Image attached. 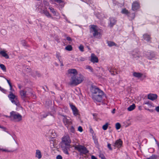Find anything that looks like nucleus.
<instances>
[{
    "label": "nucleus",
    "mask_w": 159,
    "mask_h": 159,
    "mask_svg": "<svg viewBox=\"0 0 159 159\" xmlns=\"http://www.w3.org/2000/svg\"><path fill=\"white\" fill-rule=\"evenodd\" d=\"M108 125V123H106L105 125H104L102 126V129L104 130H106L107 128Z\"/></svg>",
    "instance_id": "23"
},
{
    "label": "nucleus",
    "mask_w": 159,
    "mask_h": 159,
    "mask_svg": "<svg viewBox=\"0 0 159 159\" xmlns=\"http://www.w3.org/2000/svg\"><path fill=\"white\" fill-rule=\"evenodd\" d=\"M108 70L110 72H111V70H113V69H111V68H109L108 69Z\"/></svg>",
    "instance_id": "44"
},
{
    "label": "nucleus",
    "mask_w": 159,
    "mask_h": 159,
    "mask_svg": "<svg viewBox=\"0 0 159 159\" xmlns=\"http://www.w3.org/2000/svg\"><path fill=\"white\" fill-rule=\"evenodd\" d=\"M157 95L156 94H150L148 95V98L152 100H154L157 98Z\"/></svg>",
    "instance_id": "12"
},
{
    "label": "nucleus",
    "mask_w": 159,
    "mask_h": 159,
    "mask_svg": "<svg viewBox=\"0 0 159 159\" xmlns=\"http://www.w3.org/2000/svg\"><path fill=\"white\" fill-rule=\"evenodd\" d=\"M7 81L8 83V84H9V85H11V83H10V81L9 80H7Z\"/></svg>",
    "instance_id": "42"
},
{
    "label": "nucleus",
    "mask_w": 159,
    "mask_h": 159,
    "mask_svg": "<svg viewBox=\"0 0 159 159\" xmlns=\"http://www.w3.org/2000/svg\"><path fill=\"white\" fill-rule=\"evenodd\" d=\"M107 147L110 150H112V148L111 147V144H110V143H108V144Z\"/></svg>",
    "instance_id": "33"
},
{
    "label": "nucleus",
    "mask_w": 159,
    "mask_h": 159,
    "mask_svg": "<svg viewBox=\"0 0 159 159\" xmlns=\"http://www.w3.org/2000/svg\"><path fill=\"white\" fill-rule=\"evenodd\" d=\"M122 141L120 139H119L116 141L113 146L114 147L119 148L122 146Z\"/></svg>",
    "instance_id": "9"
},
{
    "label": "nucleus",
    "mask_w": 159,
    "mask_h": 159,
    "mask_svg": "<svg viewBox=\"0 0 159 159\" xmlns=\"http://www.w3.org/2000/svg\"><path fill=\"white\" fill-rule=\"evenodd\" d=\"M111 74H112V73H113V72H112V71H111Z\"/></svg>",
    "instance_id": "52"
},
{
    "label": "nucleus",
    "mask_w": 159,
    "mask_h": 159,
    "mask_svg": "<svg viewBox=\"0 0 159 159\" xmlns=\"http://www.w3.org/2000/svg\"><path fill=\"white\" fill-rule=\"evenodd\" d=\"M115 109H114L112 111V113H113V114H114L115 113Z\"/></svg>",
    "instance_id": "43"
},
{
    "label": "nucleus",
    "mask_w": 159,
    "mask_h": 159,
    "mask_svg": "<svg viewBox=\"0 0 159 159\" xmlns=\"http://www.w3.org/2000/svg\"><path fill=\"white\" fill-rule=\"evenodd\" d=\"M70 106L73 111L74 115H77L78 114V111L75 107L72 104L70 105Z\"/></svg>",
    "instance_id": "14"
},
{
    "label": "nucleus",
    "mask_w": 159,
    "mask_h": 159,
    "mask_svg": "<svg viewBox=\"0 0 159 159\" xmlns=\"http://www.w3.org/2000/svg\"><path fill=\"white\" fill-rule=\"evenodd\" d=\"M0 67L4 71H6V67H5V66L2 64H0Z\"/></svg>",
    "instance_id": "24"
},
{
    "label": "nucleus",
    "mask_w": 159,
    "mask_h": 159,
    "mask_svg": "<svg viewBox=\"0 0 159 159\" xmlns=\"http://www.w3.org/2000/svg\"><path fill=\"white\" fill-rule=\"evenodd\" d=\"M87 68L89 69V66H88L87 67Z\"/></svg>",
    "instance_id": "50"
},
{
    "label": "nucleus",
    "mask_w": 159,
    "mask_h": 159,
    "mask_svg": "<svg viewBox=\"0 0 159 159\" xmlns=\"http://www.w3.org/2000/svg\"><path fill=\"white\" fill-rule=\"evenodd\" d=\"M108 43V45L109 46H114V45H115V43H114V42H107Z\"/></svg>",
    "instance_id": "26"
},
{
    "label": "nucleus",
    "mask_w": 159,
    "mask_h": 159,
    "mask_svg": "<svg viewBox=\"0 0 159 159\" xmlns=\"http://www.w3.org/2000/svg\"><path fill=\"white\" fill-rule=\"evenodd\" d=\"M122 12L124 14H127L128 13V11L125 9H124L122 10Z\"/></svg>",
    "instance_id": "27"
},
{
    "label": "nucleus",
    "mask_w": 159,
    "mask_h": 159,
    "mask_svg": "<svg viewBox=\"0 0 159 159\" xmlns=\"http://www.w3.org/2000/svg\"><path fill=\"white\" fill-rule=\"evenodd\" d=\"M8 97L12 103H14L17 106H19L20 105L17 97L11 92L8 95Z\"/></svg>",
    "instance_id": "5"
},
{
    "label": "nucleus",
    "mask_w": 159,
    "mask_h": 159,
    "mask_svg": "<svg viewBox=\"0 0 159 159\" xmlns=\"http://www.w3.org/2000/svg\"><path fill=\"white\" fill-rule=\"evenodd\" d=\"M45 14L48 16H50L51 17V16L50 14H49V13L48 12V11H46L45 12Z\"/></svg>",
    "instance_id": "30"
},
{
    "label": "nucleus",
    "mask_w": 159,
    "mask_h": 159,
    "mask_svg": "<svg viewBox=\"0 0 159 159\" xmlns=\"http://www.w3.org/2000/svg\"><path fill=\"white\" fill-rule=\"evenodd\" d=\"M93 116H94V114H93Z\"/></svg>",
    "instance_id": "55"
},
{
    "label": "nucleus",
    "mask_w": 159,
    "mask_h": 159,
    "mask_svg": "<svg viewBox=\"0 0 159 159\" xmlns=\"http://www.w3.org/2000/svg\"><path fill=\"white\" fill-rule=\"evenodd\" d=\"M26 91L24 90H21L20 91V95L22 99H24L26 96Z\"/></svg>",
    "instance_id": "15"
},
{
    "label": "nucleus",
    "mask_w": 159,
    "mask_h": 159,
    "mask_svg": "<svg viewBox=\"0 0 159 159\" xmlns=\"http://www.w3.org/2000/svg\"><path fill=\"white\" fill-rule=\"evenodd\" d=\"M91 61L93 63H98V59L97 57L94 54H92L91 56Z\"/></svg>",
    "instance_id": "8"
},
{
    "label": "nucleus",
    "mask_w": 159,
    "mask_h": 159,
    "mask_svg": "<svg viewBox=\"0 0 159 159\" xmlns=\"http://www.w3.org/2000/svg\"><path fill=\"white\" fill-rule=\"evenodd\" d=\"M147 159H156V157L155 155H152V156Z\"/></svg>",
    "instance_id": "29"
},
{
    "label": "nucleus",
    "mask_w": 159,
    "mask_h": 159,
    "mask_svg": "<svg viewBox=\"0 0 159 159\" xmlns=\"http://www.w3.org/2000/svg\"><path fill=\"white\" fill-rule=\"evenodd\" d=\"M49 9L50 10V11L54 14H56V12L54 11V9L53 8H52V7L50 8Z\"/></svg>",
    "instance_id": "31"
},
{
    "label": "nucleus",
    "mask_w": 159,
    "mask_h": 159,
    "mask_svg": "<svg viewBox=\"0 0 159 159\" xmlns=\"http://www.w3.org/2000/svg\"><path fill=\"white\" fill-rule=\"evenodd\" d=\"M72 133H74L75 131V129L73 127L71 126L70 129Z\"/></svg>",
    "instance_id": "34"
},
{
    "label": "nucleus",
    "mask_w": 159,
    "mask_h": 159,
    "mask_svg": "<svg viewBox=\"0 0 159 159\" xmlns=\"http://www.w3.org/2000/svg\"><path fill=\"white\" fill-rule=\"evenodd\" d=\"M11 116L17 121H20L21 119V116L20 115L13 111L11 112Z\"/></svg>",
    "instance_id": "7"
},
{
    "label": "nucleus",
    "mask_w": 159,
    "mask_h": 159,
    "mask_svg": "<svg viewBox=\"0 0 159 159\" xmlns=\"http://www.w3.org/2000/svg\"><path fill=\"white\" fill-rule=\"evenodd\" d=\"M64 122L65 125H70L71 124V121L69 119H68L66 117H64L63 118Z\"/></svg>",
    "instance_id": "16"
},
{
    "label": "nucleus",
    "mask_w": 159,
    "mask_h": 159,
    "mask_svg": "<svg viewBox=\"0 0 159 159\" xmlns=\"http://www.w3.org/2000/svg\"><path fill=\"white\" fill-rule=\"evenodd\" d=\"M68 73L71 76V81L69 83L70 85H77L81 83L83 81V77L81 75H77V70L75 69H69L68 70Z\"/></svg>",
    "instance_id": "2"
},
{
    "label": "nucleus",
    "mask_w": 159,
    "mask_h": 159,
    "mask_svg": "<svg viewBox=\"0 0 159 159\" xmlns=\"http://www.w3.org/2000/svg\"><path fill=\"white\" fill-rule=\"evenodd\" d=\"M71 143V140L68 136H66L63 137L61 143V146L62 148H65L66 146L69 145Z\"/></svg>",
    "instance_id": "4"
},
{
    "label": "nucleus",
    "mask_w": 159,
    "mask_h": 159,
    "mask_svg": "<svg viewBox=\"0 0 159 159\" xmlns=\"http://www.w3.org/2000/svg\"><path fill=\"white\" fill-rule=\"evenodd\" d=\"M145 104H148V103H145Z\"/></svg>",
    "instance_id": "53"
},
{
    "label": "nucleus",
    "mask_w": 159,
    "mask_h": 159,
    "mask_svg": "<svg viewBox=\"0 0 159 159\" xmlns=\"http://www.w3.org/2000/svg\"><path fill=\"white\" fill-rule=\"evenodd\" d=\"M91 159H98L96 157H95L94 156H91Z\"/></svg>",
    "instance_id": "39"
},
{
    "label": "nucleus",
    "mask_w": 159,
    "mask_h": 159,
    "mask_svg": "<svg viewBox=\"0 0 159 159\" xmlns=\"http://www.w3.org/2000/svg\"><path fill=\"white\" fill-rule=\"evenodd\" d=\"M66 39L68 41H71V38L70 37H67L66 38Z\"/></svg>",
    "instance_id": "40"
},
{
    "label": "nucleus",
    "mask_w": 159,
    "mask_h": 159,
    "mask_svg": "<svg viewBox=\"0 0 159 159\" xmlns=\"http://www.w3.org/2000/svg\"><path fill=\"white\" fill-rule=\"evenodd\" d=\"M0 54H1L2 56L8 59L9 58V57L7 53H6L4 51H1L0 52Z\"/></svg>",
    "instance_id": "17"
},
{
    "label": "nucleus",
    "mask_w": 159,
    "mask_h": 159,
    "mask_svg": "<svg viewBox=\"0 0 159 159\" xmlns=\"http://www.w3.org/2000/svg\"><path fill=\"white\" fill-rule=\"evenodd\" d=\"M93 130L92 129H90V132L92 133V136L93 139L94 141V142L95 144H98V139L96 136L95 134L93 133Z\"/></svg>",
    "instance_id": "11"
},
{
    "label": "nucleus",
    "mask_w": 159,
    "mask_h": 159,
    "mask_svg": "<svg viewBox=\"0 0 159 159\" xmlns=\"http://www.w3.org/2000/svg\"><path fill=\"white\" fill-rule=\"evenodd\" d=\"M135 104H133L128 107L127 109L129 111H131L135 108Z\"/></svg>",
    "instance_id": "20"
},
{
    "label": "nucleus",
    "mask_w": 159,
    "mask_h": 159,
    "mask_svg": "<svg viewBox=\"0 0 159 159\" xmlns=\"http://www.w3.org/2000/svg\"><path fill=\"white\" fill-rule=\"evenodd\" d=\"M90 70H91V71H93V69L92 68H91L90 67Z\"/></svg>",
    "instance_id": "49"
},
{
    "label": "nucleus",
    "mask_w": 159,
    "mask_h": 159,
    "mask_svg": "<svg viewBox=\"0 0 159 159\" xmlns=\"http://www.w3.org/2000/svg\"><path fill=\"white\" fill-rule=\"evenodd\" d=\"M57 2L59 3H60L62 1L61 0H57Z\"/></svg>",
    "instance_id": "41"
},
{
    "label": "nucleus",
    "mask_w": 159,
    "mask_h": 159,
    "mask_svg": "<svg viewBox=\"0 0 159 159\" xmlns=\"http://www.w3.org/2000/svg\"><path fill=\"white\" fill-rule=\"evenodd\" d=\"M91 32L93 36L97 38H100L101 36V30L99 29L97 26L93 25L91 27Z\"/></svg>",
    "instance_id": "3"
},
{
    "label": "nucleus",
    "mask_w": 159,
    "mask_h": 159,
    "mask_svg": "<svg viewBox=\"0 0 159 159\" xmlns=\"http://www.w3.org/2000/svg\"><path fill=\"white\" fill-rule=\"evenodd\" d=\"M155 110L157 112H159V106L156 107L155 108Z\"/></svg>",
    "instance_id": "37"
},
{
    "label": "nucleus",
    "mask_w": 159,
    "mask_h": 159,
    "mask_svg": "<svg viewBox=\"0 0 159 159\" xmlns=\"http://www.w3.org/2000/svg\"><path fill=\"white\" fill-rule=\"evenodd\" d=\"M4 89H2L0 87V90L2 91Z\"/></svg>",
    "instance_id": "48"
},
{
    "label": "nucleus",
    "mask_w": 159,
    "mask_h": 159,
    "mask_svg": "<svg viewBox=\"0 0 159 159\" xmlns=\"http://www.w3.org/2000/svg\"><path fill=\"white\" fill-rule=\"evenodd\" d=\"M78 130L79 131L82 132L83 131V129L82 127L80 126H79L78 128Z\"/></svg>",
    "instance_id": "32"
},
{
    "label": "nucleus",
    "mask_w": 159,
    "mask_h": 159,
    "mask_svg": "<svg viewBox=\"0 0 159 159\" xmlns=\"http://www.w3.org/2000/svg\"><path fill=\"white\" fill-rule=\"evenodd\" d=\"M116 20L113 17L110 18V19L109 26L111 27H112L115 24Z\"/></svg>",
    "instance_id": "13"
},
{
    "label": "nucleus",
    "mask_w": 159,
    "mask_h": 159,
    "mask_svg": "<svg viewBox=\"0 0 159 159\" xmlns=\"http://www.w3.org/2000/svg\"><path fill=\"white\" fill-rule=\"evenodd\" d=\"M133 75L135 77L137 78H140L142 76V74L140 73L134 72L133 73Z\"/></svg>",
    "instance_id": "18"
},
{
    "label": "nucleus",
    "mask_w": 159,
    "mask_h": 159,
    "mask_svg": "<svg viewBox=\"0 0 159 159\" xmlns=\"http://www.w3.org/2000/svg\"><path fill=\"white\" fill-rule=\"evenodd\" d=\"M36 157L39 158H40L42 156L41 152L39 150H37L36 152Z\"/></svg>",
    "instance_id": "19"
},
{
    "label": "nucleus",
    "mask_w": 159,
    "mask_h": 159,
    "mask_svg": "<svg viewBox=\"0 0 159 159\" xmlns=\"http://www.w3.org/2000/svg\"><path fill=\"white\" fill-rule=\"evenodd\" d=\"M3 151H5V152H9L8 150L5 149H3L2 150Z\"/></svg>",
    "instance_id": "46"
},
{
    "label": "nucleus",
    "mask_w": 159,
    "mask_h": 159,
    "mask_svg": "<svg viewBox=\"0 0 159 159\" xmlns=\"http://www.w3.org/2000/svg\"><path fill=\"white\" fill-rule=\"evenodd\" d=\"M144 38L145 39L149 41L150 39V37L149 35L147 34H144L143 35Z\"/></svg>",
    "instance_id": "21"
},
{
    "label": "nucleus",
    "mask_w": 159,
    "mask_h": 159,
    "mask_svg": "<svg viewBox=\"0 0 159 159\" xmlns=\"http://www.w3.org/2000/svg\"><path fill=\"white\" fill-rule=\"evenodd\" d=\"M139 3L135 2L133 3L132 5V9L134 10H135L139 8Z\"/></svg>",
    "instance_id": "10"
},
{
    "label": "nucleus",
    "mask_w": 159,
    "mask_h": 159,
    "mask_svg": "<svg viewBox=\"0 0 159 159\" xmlns=\"http://www.w3.org/2000/svg\"><path fill=\"white\" fill-rule=\"evenodd\" d=\"M75 149L81 153L86 154L88 153L89 151L87 150L84 146L80 145H77L75 147Z\"/></svg>",
    "instance_id": "6"
},
{
    "label": "nucleus",
    "mask_w": 159,
    "mask_h": 159,
    "mask_svg": "<svg viewBox=\"0 0 159 159\" xmlns=\"http://www.w3.org/2000/svg\"><path fill=\"white\" fill-rule=\"evenodd\" d=\"M61 66H63V64H61Z\"/></svg>",
    "instance_id": "51"
},
{
    "label": "nucleus",
    "mask_w": 159,
    "mask_h": 159,
    "mask_svg": "<svg viewBox=\"0 0 159 159\" xmlns=\"http://www.w3.org/2000/svg\"><path fill=\"white\" fill-rule=\"evenodd\" d=\"M104 159H106V158H105Z\"/></svg>",
    "instance_id": "56"
},
{
    "label": "nucleus",
    "mask_w": 159,
    "mask_h": 159,
    "mask_svg": "<svg viewBox=\"0 0 159 159\" xmlns=\"http://www.w3.org/2000/svg\"><path fill=\"white\" fill-rule=\"evenodd\" d=\"M121 127L120 124L119 123H117L116 124V127L117 129H119Z\"/></svg>",
    "instance_id": "25"
},
{
    "label": "nucleus",
    "mask_w": 159,
    "mask_h": 159,
    "mask_svg": "<svg viewBox=\"0 0 159 159\" xmlns=\"http://www.w3.org/2000/svg\"><path fill=\"white\" fill-rule=\"evenodd\" d=\"M10 90H12V85H10Z\"/></svg>",
    "instance_id": "47"
},
{
    "label": "nucleus",
    "mask_w": 159,
    "mask_h": 159,
    "mask_svg": "<svg viewBox=\"0 0 159 159\" xmlns=\"http://www.w3.org/2000/svg\"><path fill=\"white\" fill-rule=\"evenodd\" d=\"M155 140L157 144V145L158 146V147H159V144L158 143V142L157 141V140L155 139Z\"/></svg>",
    "instance_id": "45"
},
{
    "label": "nucleus",
    "mask_w": 159,
    "mask_h": 159,
    "mask_svg": "<svg viewBox=\"0 0 159 159\" xmlns=\"http://www.w3.org/2000/svg\"><path fill=\"white\" fill-rule=\"evenodd\" d=\"M99 156L102 159H104L105 158L104 156L102 154H100Z\"/></svg>",
    "instance_id": "36"
},
{
    "label": "nucleus",
    "mask_w": 159,
    "mask_h": 159,
    "mask_svg": "<svg viewBox=\"0 0 159 159\" xmlns=\"http://www.w3.org/2000/svg\"><path fill=\"white\" fill-rule=\"evenodd\" d=\"M65 49L67 50L70 51L72 50V48L71 45H69L66 47Z\"/></svg>",
    "instance_id": "22"
},
{
    "label": "nucleus",
    "mask_w": 159,
    "mask_h": 159,
    "mask_svg": "<svg viewBox=\"0 0 159 159\" xmlns=\"http://www.w3.org/2000/svg\"><path fill=\"white\" fill-rule=\"evenodd\" d=\"M55 0V1L57 2V0Z\"/></svg>",
    "instance_id": "54"
},
{
    "label": "nucleus",
    "mask_w": 159,
    "mask_h": 159,
    "mask_svg": "<svg viewBox=\"0 0 159 159\" xmlns=\"http://www.w3.org/2000/svg\"><path fill=\"white\" fill-rule=\"evenodd\" d=\"M79 48L81 51H84V48L83 46L82 45H80V46L79 47Z\"/></svg>",
    "instance_id": "28"
},
{
    "label": "nucleus",
    "mask_w": 159,
    "mask_h": 159,
    "mask_svg": "<svg viewBox=\"0 0 159 159\" xmlns=\"http://www.w3.org/2000/svg\"><path fill=\"white\" fill-rule=\"evenodd\" d=\"M64 152H65V153L66 154H68L69 153L66 149H64Z\"/></svg>",
    "instance_id": "38"
},
{
    "label": "nucleus",
    "mask_w": 159,
    "mask_h": 159,
    "mask_svg": "<svg viewBox=\"0 0 159 159\" xmlns=\"http://www.w3.org/2000/svg\"><path fill=\"white\" fill-rule=\"evenodd\" d=\"M90 90L91 93L92 98L94 101L100 102L102 101L104 96V93L102 91L93 84L91 85Z\"/></svg>",
    "instance_id": "1"
},
{
    "label": "nucleus",
    "mask_w": 159,
    "mask_h": 159,
    "mask_svg": "<svg viewBox=\"0 0 159 159\" xmlns=\"http://www.w3.org/2000/svg\"><path fill=\"white\" fill-rule=\"evenodd\" d=\"M57 159H62V157L60 155H58L57 157Z\"/></svg>",
    "instance_id": "35"
}]
</instances>
